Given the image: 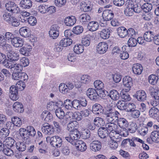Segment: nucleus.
Returning <instances> with one entry per match:
<instances>
[{
	"instance_id": "nucleus-1",
	"label": "nucleus",
	"mask_w": 159,
	"mask_h": 159,
	"mask_svg": "<svg viewBox=\"0 0 159 159\" xmlns=\"http://www.w3.org/2000/svg\"><path fill=\"white\" fill-rule=\"evenodd\" d=\"M104 115L108 122L116 123L120 114L111 108H107L104 111Z\"/></svg>"
},
{
	"instance_id": "nucleus-2",
	"label": "nucleus",
	"mask_w": 159,
	"mask_h": 159,
	"mask_svg": "<svg viewBox=\"0 0 159 159\" xmlns=\"http://www.w3.org/2000/svg\"><path fill=\"white\" fill-rule=\"evenodd\" d=\"M70 133L69 135L66 137L65 139L67 141L74 145L79 140L78 139L80 137V133L78 130H75Z\"/></svg>"
},
{
	"instance_id": "nucleus-3",
	"label": "nucleus",
	"mask_w": 159,
	"mask_h": 159,
	"mask_svg": "<svg viewBox=\"0 0 159 159\" xmlns=\"http://www.w3.org/2000/svg\"><path fill=\"white\" fill-rule=\"evenodd\" d=\"M49 140L50 144L54 147H61L62 143L61 138L58 136H54L50 138L48 137L46 138L47 142Z\"/></svg>"
},
{
	"instance_id": "nucleus-4",
	"label": "nucleus",
	"mask_w": 159,
	"mask_h": 159,
	"mask_svg": "<svg viewBox=\"0 0 159 159\" xmlns=\"http://www.w3.org/2000/svg\"><path fill=\"white\" fill-rule=\"evenodd\" d=\"M7 10L14 14H18L20 12V8L13 2H8L6 4Z\"/></svg>"
},
{
	"instance_id": "nucleus-5",
	"label": "nucleus",
	"mask_w": 159,
	"mask_h": 159,
	"mask_svg": "<svg viewBox=\"0 0 159 159\" xmlns=\"http://www.w3.org/2000/svg\"><path fill=\"white\" fill-rule=\"evenodd\" d=\"M41 130L45 135H51L53 133L54 129L52 126H51L48 123H45L42 125Z\"/></svg>"
},
{
	"instance_id": "nucleus-6",
	"label": "nucleus",
	"mask_w": 159,
	"mask_h": 159,
	"mask_svg": "<svg viewBox=\"0 0 159 159\" xmlns=\"http://www.w3.org/2000/svg\"><path fill=\"white\" fill-rule=\"evenodd\" d=\"M18 90L16 87L14 85L11 86L9 88V97L13 101H16L19 98Z\"/></svg>"
},
{
	"instance_id": "nucleus-7",
	"label": "nucleus",
	"mask_w": 159,
	"mask_h": 159,
	"mask_svg": "<svg viewBox=\"0 0 159 159\" xmlns=\"http://www.w3.org/2000/svg\"><path fill=\"white\" fill-rule=\"evenodd\" d=\"M59 27L57 25H52L49 31L50 37L53 39H57L59 35Z\"/></svg>"
},
{
	"instance_id": "nucleus-8",
	"label": "nucleus",
	"mask_w": 159,
	"mask_h": 159,
	"mask_svg": "<svg viewBox=\"0 0 159 159\" xmlns=\"http://www.w3.org/2000/svg\"><path fill=\"white\" fill-rule=\"evenodd\" d=\"M11 121H8L6 123L7 127L10 128V127L13 124L14 125L18 127H20L22 124V121L21 118L17 116H14L11 118Z\"/></svg>"
},
{
	"instance_id": "nucleus-9",
	"label": "nucleus",
	"mask_w": 159,
	"mask_h": 159,
	"mask_svg": "<svg viewBox=\"0 0 159 159\" xmlns=\"http://www.w3.org/2000/svg\"><path fill=\"white\" fill-rule=\"evenodd\" d=\"M137 129V125L136 123L134 122H131L130 124L128 123V126L126 127V129H125V133L121 132H120L121 134L122 135L124 136H126L128 135V132L127 130H128L130 132L133 133H134Z\"/></svg>"
},
{
	"instance_id": "nucleus-10",
	"label": "nucleus",
	"mask_w": 159,
	"mask_h": 159,
	"mask_svg": "<svg viewBox=\"0 0 159 159\" xmlns=\"http://www.w3.org/2000/svg\"><path fill=\"white\" fill-rule=\"evenodd\" d=\"M123 83L124 86L126 87V92L129 91L133 85V81L132 78L129 76L125 77L123 79Z\"/></svg>"
},
{
	"instance_id": "nucleus-11",
	"label": "nucleus",
	"mask_w": 159,
	"mask_h": 159,
	"mask_svg": "<svg viewBox=\"0 0 159 159\" xmlns=\"http://www.w3.org/2000/svg\"><path fill=\"white\" fill-rule=\"evenodd\" d=\"M87 96L92 100L96 101L98 98L99 95L96 91L93 88H89L86 92Z\"/></svg>"
},
{
	"instance_id": "nucleus-12",
	"label": "nucleus",
	"mask_w": 159,
	"mask_h": 159,
	"mask_svg": "<svg viewBox=\"0 0 159 159\" xmlns=\"http://www.w3.org/2000/svg\"><path fill=\"white\" fill-rule=\"evenodd\" d=\"M134 97L140 102H143L146 99L147 95L145 92L143 90L137 91L134 95Z\"/></svg>"
},
{
	"instance_id": "nucleus-13",
	"label": "nucleus",
	"mask_w": 159,
	"mask_h": 159,
	"mask_svg": "<svg viewBox=\"0 0 159 159\" xmlns=\"http://www.w3.org/2000/svg\"><path fill=\"white\" fill-rule=\"evenodd\" d=\"M108 48L107 44L105 42L99 43L97 46V51L99 54H103L105 53Z\"/></svg>"
},
{
	"instance_id": "nucleus-14",
	"label": "nucleus",
	"mask_w": 159,
	"mask_h": 159,
	"mask_svg": "<svg viewBox=\"0 0 159 159\" xmlns=\"http://www.w3.org/2000/svg\"><path fill=\"white\" fill-rule=\"evenodd\" d=\"M62 102L61 101L58 102H54L50 101L47 102V108L48 110L52 111L56 109L57 107H60V105H62Z\"/></svg>"
},
{
	"instance_id": "nucleus-15",
	"label": "nucleus",
	"mask_w": 159,
	"mask_h": 159,
	"mask_svg": "<svg viewBox=\"0 0 159 159\" xmlns=\"http://www.w3.org/2000/svg\"><path fill=\"white\" fill-rule=\"evenodd\" d=\"M91 16L87 13H83L80 15L79 17V21L82 25H86L91 20Z\"/></svg>"
},
{
	"instance_id": "nucleus-16",
	"label": "nucleus",
	"mask_w": 159,
	"mask_h": 159,
	"mask_svg": "<svg viewBox=\"0 0 159 159\" xmlns=\"http://www.w3.org/2000/svg\"><path fill=\"white\" fill-rule=\"evenodd\" d=\"M90 147L92 151L96 152L99 151L101 149L102 144L98 140L93 141L90 144Z\"/></svg>"
},
{
	"instance_id": "nucleus-17",
	"label": "nucleus",
	"mask_w": 159,
	"mask_h": 159,
	"mask_svg": "<svg viewBox=\"0 0 159 159\" xmlns=\"http://www.w3.org/2000/svg\"><path fill=\"white\" fill-rule=\"evenodd\" d=\"M23 39L18 37H15L12 39L11 42L13 46L16 48L21 47L24 44Z\"/></svg>"
},
{
	"instance_id": "nucleus-18",
	"label": "nucleus",
	"mask_w": 159,
	"mask_h": 159,
	"mask_svg": "<svg viewBox=\"0 0 159 159\" xmlns=\"http://www.w3.org/2000/svg\"><path fill=\"white\" fill-rule=\"evenodd\" d=\"M32 49V47L30 45L28 44H25L24 46L20 48V52L21 54L25 56H28Z\"/></svg>"
},
{
	"instance_id": "nucleus-19",
	"label": "nucleus",
	"mask_w": 159,
	"mask_h": 159,
	"mask_svg": "<svg viewBox=\"0 0 159 159\" xmlns=\"http://www.w3.org/2000/svg\"><path fill=\"white\" fill-rule=\"evenodd\" d=\"M73 145L75 146L77 149L82 152L85 151L87 148L86 143L82 141L78 140Z\"/></svg>"
},
{
	"instance_id": "nucleus-20",
	"label": "nucleus",
	"mask_w": 159,
	"mask_h": 159,
	"mask_svg": "<svg viewBox=\"0 0 159 159\" xmlns=\"http://www.w3.org/2000/svg\"><path fill=\"white\" fill-rule=\"evenodd\" d=\"M78 126V123L76 121H70L67 125L66 129L67 130L70 132L75 131V130H78L77 129Z\"/></svg>"
},
{
	"instance_id": "nucleus-21",
	"label": "nucleus",
	"mask_w": 159,
	"mask_h": 159,
	"mask_svg": "<svg viewBox=\"0 0 159 159\" xmlns=\"http://www.w3.org/2000/svg\"><path fill=\"white\" fill-rule=\"evenodd\" d=\"M114 14L110 10H106L103 11L102 16L104 20L108 21L111 20L113 17Z\"/></svg>"
},
{
	"instance_id": "nucleus-22",
	"label": "nucleus",
	"mask_w": 159,
	"mask_h": 159,
	"mask_svg": "<svg viewBox=\"0 0 159 159\" xmlns=\"http://www.w3.org/2000/svg\"><path fill=\"white\" fill-rule=\"evenodd\" d=\"M13 110L18 113H21L24 111V109L23 105L20 102H15L13 105Z\"/></svg>"
},
{
	"instance_id": "nucleus-23",
	"label": "nucleus",
	"mask_w": 159,
	"mask_h": 159,
	"mask_svg": "<svg viewBox=\"0 0 159 159\" xmlns=\"http://www.w3.org/2000/svg\"><path fill=\"white\" fill-rule=\"evenodd\" d=\"M117 125L119 126L122 128L123 130L125 131V129H126V127L128 126V122L127 120L123 118H119L118 117L117 120L116 121Z\"/></svg>"
},
{
	"instance_id": "nucleus-24",
	"label": "nucleus",
	"mask_w": 159,
	"mask_h": 159,
	"mask_svg": "<svg viewBox=\"0 0 159 159\" xmlns=\"http://www.w3.org/2000/svg\"><path fill=\"white\" fill-rule=\"evenodd\" d=\"M41 117L42 119L46 122L51 121L53 117L52 114L48 111H43L41 114Z\"/></svg>"
},
{
	"instance_id": "nucleus-25",
	"label": "nucleus",
	"mask_w": 159,
	"mask_h": 159,
	"mask_svg": "<svg viewBox=\"0 0 159 159\" xmlns=\"http://www.w3.org/2000/svg\"><path fill=\"white\" fill-rule=\"evenodd\" d=\"M87 27L89 31H94L98 29L99 25L96 21H91L89 22Z\"/></svg>"
},
{
	"instance_id": "nucleus-26",
	"label": "nucleus",
	"mask_w": 159,
	"mask_h": 159,
	"mask_svg": "<svg viewBox=\"0 0 159 159\" xmlns=\"http://www.w3.org/2000/svg\"><path fill=\"white\" fill-rule=\"evenodd\" d=\"M81 8L84 12H87L91 11L92 7L90 2L88 1L83 2L80 5Z\"/></svg>"
},
{
	"instance_id": "nucleus-27",
	"label": "nucleus",
	"mask_w": 159,
	"mask_h": 159,
	"mask_svg": "<svg viewBox=\"0 0 159 159\" xmlns=\"http://www.w3.org/2000/svg\"><path fill=\"white\" fill-rule=\"evenodd\" d=\"M29 29L25 27H22L19 30L20 35L24 37H28L30 35Z\"/></svg>"
},
{
	"instance_id": "nucleus-28",
	"label": "nucleus",
	"mask_w": 159,
	"mask_h": 159,
	"mask_svg": "<svg viewBox=\"0 0 159 159\" xmlns=\"http://www.w3.org/2000/svg\"><path fill=\"white\" fill-rule=\"evenodd\" d=\"M76 19L75 17L73 16H69L65 18L64 23L68 26H72L75 23Z\"/></svg>"
},
{
	"instance_id": "nucleus-29",
	"label": "nucleus",
	"mask_w": 159,
	"mask_h": 159,
	"mask_svg": "<svg viewBox=\"0 0 159 159\" xmlns=\"http://www.w3.org/2000/svg\"><path fill=\"white\" fill-rule=\"evenodd\" d=\"M116 123L113 122H109L106 124L105 125L106 129L109 131V132H114L117 130V125L115 124Z\"/></svg>"
},
{
	"instance_id": "nucleus-30",
	"label": "nucleus",
	"mask_w": 159,
	"mask_h": 159,
	"mask_svg": "<svg viewBox=\"0 0 159 159\" xmlns=\"http://www.w3.org/2000/svg\"><path fill=\"white\" fill-rule=\"evenodd\" d=\"M143 70V68L141 64H136L133 65L132 70L134 74L139 75L142 73Z\"/></svg>"
},
{
	"instance_id": "nucleus-31",
	"label": "nucleus",
	"mask_w": 159,
	"mask_h": 159,
	"mask_svg": "<svg viewBox=\"0 0 159 159\" xmlns=\"http://www.w3.org/2000/svg\"><path fill=\"white\" fill-rule=\"evenodd\" d=\"M128 30L124 27H119L117 29L119 36L121 38H123L127 36Z\"/></svg>"
},
{
	"instance_id": "nucleus-32",
	"label": "nucleus",
	"mask_w": 159,
	"mask_h": 159,
	"mask_svg": "<svg viewBox=\"0 0 159 159\" xmlns=\"http://www.w3.org/2000/svg\"><path fill=\"white\" fill-rule=\"evenodd\" d=\"M109 132L105 128L100 127L98 130V134L101 138H105L109 134Z\"/></svg>"
},
{
	"instance_id": "nucleus-33",
	"label": "nucleus",
	"mask_w": 159,
	"mask_h": 159,
	"mask_svg": "<svg viewBox=\"0 0 159 159\" xmlns=\"http://www.w3.org/2000/svg\"><path fill=\"white\" fill-rule=\"evenodd\" d=\"M109 136L111 140H119V141L121 140V136L117 130L114 132H110L109 133Z\"/></svg>"
},
{
	"instance_id": "nucleus-34",
	"label": "nucleus",
	"mask_w": 159,
	"mask_h": 159,
	"mask_svg": "<svg viewBox=\"0 0 159 159\" xmlns=\"http://www.w3.org/2000/svg\"><path fill=\"white\" fill-rule=\"evenodd\" d=\"M20 7L25 9H29L32 6V2L30 0H21L20 2Z\"/></svg>"
},
{
	"instance_id": "nucleus-35",
	"label": "nucleus",
	"mask_w": 159,
	"mask_h": 159,
	"mask_svg": "<svg viewBox=\"0 0 159 159\" xmlns=\"http://www.w3.org/2000/svg\"><path fill=\"white\" fill-rule=\"evenodd\" d=\"M108 96L114 100H118L120 97V94L118 91L114 89L110 91L108 94Z\"/></svg>"
},
{
	"instance_id": "nucleus-36",
	"label": "nucleus",
	"mask_w": 159,
	"mask_h": 159,
	"mask_svg": "<svg viewBox=\"0 0 159 159\" xmlns=\"http://www.w3.org/2000/svg\"><path fill=\"white\" fill-rule=\"evenodd\" d=\"M19 133L22 139L24 141L28 139L30 137L24 128H20L19 129Z\"/></svg>"
},
{
	"instance_id": "nucleus-37",
	"label": "nucleus",
	"mask_w": 159,
	"mask_h": 159,
	"mask_svg": "<svg viewBox=\"0 0 159 159\" xmlns=\"http://www.w3.org/2000/svg\"><path fill=\"white\" fill-rule=\"evenodd\" d=\"M143 38L145 41L147 42H151L154 38V35L153 32L151 31L146 32L143 35Z\"/></svg>"
},
{
	"instance_id": "nucleus-38",
	"label": "nucleus",
	"mask_w": 159,
	"mask_h": 159,
	"mask_svg": "<svg viewBox=\"0 0 159 159\" xmlns=\"http://www.w3.org/2000/svg\"><path fill=\"white\" fill-rule=\"evenodd\" d=\"M92 111L95 115H99L103 111L102 106L98 104H95L93 105Z\"/></svg>"
},
{
	"instance_id": "nucleus-39",
	"label": "nucleus",
	"mask_w": 159,
	"mask_h": 159,
	"mask_svg": "<svg viewBox=\"0 0 159 159\" xmlns=\"http://www.w3.org/2000/svg\"><path fill=\"white\" fill-rule=\"evenodd\" d=\"M73 41L70 38H64L62 39L60 42L61 44L63 47H66L70 45L72 43Z\"/></svg>"
},
{
	"instance_id": "nucleus-40",
	"label": "nucleus",
	"mask_w": 159,
	"mask_h": 159,
	"mask_svg": "<svg viewBox=\"0 0 159 159\" xmlns=\"http://www.w3.org/2000/svg\"><path fill=\"white\" fill-rule=\"evenodd\" d=\"M7 57L8 59L11 61H16L19 58L18 54L14 51L9 52L7 55Z\"/></svg>"
},
{
	"instance_id": "nucleus-41",
	"label": "nucleus",
	"mask_w": 159,
	"mask_h": 159,
	"mask_svg": "<svg viewBox=\"0 0 159 159\" xmlns=\"http://www.w3.org/2000/svg\"><path fill=\"white\" fill-rule=\"evenodd\" d=\"M84 49L83 46L80 44H77L74 47V52L78 54H80L82 53L84 51Z\"/></svg>"
},
{
	"instance_id": "nucleus-42",
	"label": "nucleus",
	"mask_w": 159,
	"mask_h": 159,
	"mask_svg": "<svg viewBox=\"0 0 159 159\" xmlns=\"http://www.w3.org/2000/svg\"><path fill=\"white\" fill-rule=\"evenodd\" d=\"M150 138L152 142L159 143V134L156 130L151 132Z\"/></svg>"
},
{
	"instance_id": "nucleus-43",
	"label": "nucleus",
	"mask_w": 159,
	"mask_h": 159,
	"mask_svg": "<svg viewBox=\"0 0 159 159\" xmlns=\"http://www.w3.org/2000/svg\"><path fill=\"white\" fill-rule=\"evenodd\" d=\"M92 36L89 34L87 35L85 37L82 39L81 43L82 45L85 46H89L90 44Z\"/></svg>"
},
{
	"instance_id": "nucleus-44",
	"label": "nucleus",
	"mask_w": 159,
	"mask_h": 159,
	"mask_svg": "<svg viewBox=\"0 0 159 159\" xmlns=\"http://www.w3.org/2000/svg\"><path fill=\"white\" fill-rule=\"evenodd\" d=\"M100 34L102 38L103 39H107L110 36V30L108 29H103L101 31Z\"/></svg>"
},
{
	"instance_id": "nucleus-45",
	"label": "nucleus",
	"mask_w": 159,
	"mask_h": 159,
	"mask_svg": "<svg viewBox=\"0 0 159 159\" xmlns=\"http://www.w3.org/2000/svg\"><path fill=\"white\" fill-rule=\"evenodd\" d=\"M93 122L97 127L103 126L105 124L103 119L100 117H96L94 120Z\"/></svg>"
},
{
	"instance_id": "nucleus-46",
	"label": "nucleus",
	"mask_w": 159,
	"mask_h": 159,
	"mask_svg": "<svg viewBox=\"0 0 159 159\" xmlns=\"http://www.w3.org/2000/svg\"><path fill=\"white\" fill-rule=\"evenodd\" d=\"M16 144V149L19 151L23 152L26 149V145L24 142H18Z\"/></svg>"
},
{
	"instance_id": "nucleus-47",
	"label": "nucleus",
	"mask_w": 159,
	"mask_h": 159,
	"mask_svg": "<svg viewBox=\"0 0 159 159\" xmlns=\"http://www.w3.org/2000/svg\"><path fill=\"white\" fill-rule=\"evenodd\" d=\"M15 141L14 139L10 137H7L4 141V144L6 146H7L8 147H11L13 146L15 143Z\"/></svg>"
},
{
	"instance_id": "nucleus-48",
	"label": "nucleus",
	"mask_w": 159,
	"mask_h": 159,
	"mask_svg": "<svg viewBox=\"0 0 159 159\" xmlns=\"http://www.w3.org/2000/svg\"><path fill=\"white\" fill-rule=\"evenodd\" d=\"M25 129L30 137H32L34 136L36 132L35 129L32 126H28Z\"/></svg>"
},
{
	"instance_id": "nucleus-49",
	"label": "nucleus",
	"mask_w": 159,
	"mask_h": 159,
	"mask_svg": "<svg viewBox=\"0 0 159 159\" xmlns=\"http://www.w3.org/2000/svg\"><path fill=\"white\" fill-rule=\"evenodd\" d=\"M141 8L144 12L146 13H148L152 9V6L151 3H145L142 6Z\"/></svg>"
},
{
	"instance_id": "nucleus-50",
	"label": "nucleus",
	"mask_w": 159,
	"mask_h": 159,
	"mask_svg": "<svg viewBox=\"0 0 159 159\" xmlns=\"http://www.w3.org/2000/svg\"><path fill=\"white\" fill-rule=\"evenodd\" d=\"M158 112V109L154 107L151 108L149 111V113L150 116L154 118L157 117Z\"/></svg>"
},
{
	"instance_id": "nucleus-51",
	"label": "nucleus",
	"mask_w": 159,
	"mask_h": 159,
	"mask_svg": "<svg viewBox=\"0 0 159 159\" xmlns=\"http://www.w3.org/2000/svg\"><path fill=\"white\" fill-rule=\"evenodd\" d=\"M56 109L55 111L57 117L59 119H62L65 116V113L63 109L60 108Z\"/></svg>"
},
{
	"instance_id": "nucleus-52",
	"label": "nucleus",
	"mask_w": 159,
	"mask_h": 159,
	"mask_svg": "<svg viewBox=\"0 0 159 159\" xmlns=\"http://www.w3.org/2000/svg\"><path fill=\"white\" fill-rule=\"evenodd\" d=\"M91 80V77L87 75H83L81 77V81L82 83L88 84Z\"/></svg>"
},
{
	"instance_id": "nucleus-53",
	"label": "nucleus",
	"mask_w": 159,
	"mask_h": 159,
	"mask_svg": "<svg viewBox=\"0 0 159 159\" xmlns=\"http://www.w3.org/2000/svg\"><path fill=\"white\" fill-rule=\"evenodd\" d=\"M94 85L95 88L97 89L100 90L102 89L104 87V84L100 80H97L94 82Z\"/></svg>"
},
{
	"instance_id": "nucleus-54",
	"label": "nucleus",
	"mask_w": 159,
	"mask_h": 159,
	"mask_svg": "<svg viewBox=\"0 0 159 159\" xmlns=\"http://www.w3.org/2000/svg\"><path fill=\"white\" fill-rule=\"evenodd\" d=\"M8 128H3L0 131V135L3 138H5L8 136L10 133V131Z\"/></svg>"
},
{
	"instance_id": "nucleus-55",
	"label": "nucleus",
	"mask_w": 159,
	"mask_h": 159,
	"mask_svg": "<svg viewBox=\"0 0 159 159\" xmlns=\"http://www.w3.org/2000/svg\"><path fill=\"white\" fill-rule=\"evenodd\" d=\"M126 103H125L124 101L119 100L118 102L116 104V106L117 108L120 110H125Z\"/></svg>"
},
{
	"instance_id": "nucleus-56",
	"label": "nucleus",
	"mask_w": 159,
	"mask_h": 159,
	"mask_svg": "<svg viewBox=\"0 0 159 159\" xmlns=\"http://www.w3.org/2000/svg\"><path fill=\"white\" fill-rule=\"evenodd\" d=\"M83 31V28L80 25L76 26L74 27L73 29V32L76 34H79L81 33Z\"/></svg>"
},
{
	"instance_id": "nucleus-57",
	"label": "nucleus",
	"mask_w": 159,
	"mask_h": 159,
	"mask_svg": "<svg viewBox=\"0 0 159 159\" xmlns=\"http://www.w3.org/2000/svg\"><path fill=\"white\" fill-rule=\"evenodd\" d=\"M2 152L5 155L8 156H11L14 154L13 151L9 148H4Z\"/></svg>"
},
{
	"instance_id": "nucleus-58",
	"label": "nucleus",
	"mask_w": 159,
	"mask_h": 159,
	"mask_svg": "<svg viewBox=\"0 0 159 159\" xmlns=\"http://www.w3.org/2000/svg\"><path fill=\"white\" fill-rule=\"evenodd\" d=\"M72 103L71 101L69 99H67L65 101L64 106L65 108L67 110L72 109Z\"/></svg>"
},
{
	"instance_id": "nucleus-59",
	"label": "nucleus",
	"mask_w": 159,
	"mask_h": 159,
	"mask_svg": "<svg viewBox=\"0 0 159 159\" xmlns=\"http://www.w3.org/2000/svg\"><path fill=\"white\" fill-rule=\"evenodd\" d=\"M121 97L122 101L124 102L129 101L131 100L130 95L127 92H123L121 94Z\"/></svg>"
},
{
	"instance_id": "nucleus-60",
	"label": "nucleus",
	"mask_w": 159,
	"mask_h": 159,
	"mask_svg": "<svg viewBox=\"0 0 159 159\" xmlns=\"http://www.w3.org/2000/svg\"><path fill=\"white\" fill-rule=\"evenodd\" d=\"M12 61L9 59H7L6 58V60L5 59V61H3L2 64L7 68L12 69L13 64L12 63Z\"/></svg>"
},
{
	"instance_id": "nucleus-61",
	"label": "nucleus",
	"mask_w": 159,
	"mask_h": 159,
	"mask_svg": "<svg viewBox=\"0 0 159 159\" xmlns=\"http://www.w3.org/2000/svg\"><path fill=\"white\" fill-rule=\"evenodd\" d=\"M127 36L130 38H135L137 34V32L132 28H129L128 30Z\"/></svg>"
},
{
	"instance_id": "nucleus-62",
	"label": "nucleus",
	"mask_w": 159,
	"mask_h": 159,
	"mask_svg": "<svg viewBox=\"0 0 159 159\" xmlns=\"http://www.w3.org/2000/svg\"><path fill=\"white\" fill-rule=\"evenodd\" d=\"M157 79L155 75L152 74L148 77V80L150 84L154 85L157 83Z\"/></svg>"
},
{
	"instance_id": "nucleus-63",
	"label": "nucleus",
	"mask_w": 159,
	"mask_h": 159,
	"mask_svg": "<svg viewBox=\"0 0 159 159\" xmlns=\"http://www.w3.org/2000/svg\"><path fill=\"white\" fill-rule=\"evenodd\" d=\"M136 108L135 104L133 103H127L125 111L127 112H131Z\"/></svg>"
},
{
	"instance_id": "nucleus-64",
	"label": "nucleus",
	"mask_w": 159,
	"mask_h": 159,
	"mask_svg": "<svg viewBox=\"0 0 159 159\" xmlns=\"http://www.w3.org/2000/svg\"><path fill=\"white\" fill-rule=\"evenodd\" d=\"M137 43V40L134 38H130L128 41V44L129 47H134Z\"/></svg>"
}]
</instances>
